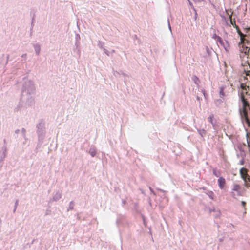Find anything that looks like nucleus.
Listing matches in <instances>:
<instances>
[{"label": "nucleus", "mask_w": 250, "mask_h": 250, "mask_svg": "<svg viewBox=\"0 0 250 250\" xmlns=\"http://www.w3.org/2000/svg\"><path fill=\"white\" fill-rule=\"evenodd\" d=\"M219 38V39H220V42H222V41L221 40V38Z\"/></svg>", "instance_id": "nucleus-16"}, {"label": "nucleus", "mask_w": 250, "mask_h": 250, "mask_svg": "<svg viewBox=\"0 0 250 250\" xmlns=\"http://www.w3.org/2000/svg\"><path fill=\"white\" fill-rule=\"evenodd\" d=\"M89 153L90 154V155L93 157L96 154V151L94 149V148H92V149H90L89 150Z\"/></svg>", "instance_id": "nucleus-9"}, {"label": "nucleus", "mask_w": 250, "mask_h": 250, "mask_svg": "<svg viewBox=\"0 0 250 250\" xmlns=\"http://www.w3.org/2000/svg\"><path fill=\"white\" fill-rule=\"evenodd\" d=\"M227 14L229 16V20H230V24H228L227 23V25L229 26H230L231 25L235 28H236V29L238 31V33L241 35H242V33L240 32V31H239V27L236 24V22H235V19H232V12L231 13V14L230 15L228 12L227 11Z\"/></svg>", "instance_id": "nucleus-3"}, {"label": "nucleus", "mask_w": 250, "mask_h": 250, "mask_svg": "<svg viewBox=\"0 0 250 250\" xmlns=\"http://www.w3.org/2000/svg\"><path fill=\"white\" fill-rule=\"evenodd\" d=\"M248 145H249V146L250 147V143H248Z\"/></svg>", "instance_id": "nucleus-17"}, {"label": "nucleus", "mask_w": 250, "mask_h": 250, "mask_svg": "<svg viewBox=\"0 0 250 250\" xmlns=\"http://www.w3.org/2000/svg\"><path fill=\"white\" fill-rule=\"evenodd\" d=\"M218 183L219 188L221 189H223L225 186L226 180H225V178H224L223 177H220L218 179Z\"/></svg>", "instance_id": "nucleus-4"}, {"label": "nucleus", "mask_w": 250, "mask_h": 250, "mask_svg": "<svg viewBox=\"0 0 250 250\" xmlns=\"http://www.w3.org/2000/svg\"><path fill=\"white\" fill-rule=\"evenodd\" d=\"M243 180L245 182L246 186L247 187H250V176L248 175L246 177V179Z\"/></svg>", "instance_id": "nucleus-7"}, {"label": "nucleus", "mask_w": 250, "mask_h": 250, "mask_svg": "<svg viewBox=\"0 0 250 250\" xmlns=\"http://www.w3.org/2000/svg\"><path fill=\"white\" fill-rule=\"evenodd\" d=\"M240 87L242 89V91L241 93L244 92V94H248V91L249 90V86L246 85V84L244 83H242L241 84Z\"/></svg>", "instance_id": "nucleus-5"}, {"label": "nucleus", "mask_w": 250, "mask_h": 250, "mask_svg": "<svg viewBox=\"0 0 250 250\" xmlns=\"http://www.w3.org/2000/svg\"><path fill=\"white\" fill-rule=\"evenodd\" d=\"M230 194L234 199H237L238 197L243 196L244 192L241 187L239 185L234 184L233 185Z\"/></svg>", "instance_id": "nucleus-2"}, {"label": "nucleus", "mask_w": 250, "mask_h": 250, "mask_svg": "<svg viewBox=\"0 0 250 250\" xmlns=\"http://www.w3.org/2000/svg\"><path fill=\"white\" fill-rule=\"evenodd\" d=\"M241 165H243V161H242L241 162Z\"/></svg>", "instance_id": "nucleus-15"}, {"label": "nucleus", "mask_w": 250, "mask_h": 250, "mask_svg": "<svg viewBox=\"0 0 250 250\" xmlns=\"http://www.w3.org/2000/svg\"><path fill=\"white\" fill-rule=\"evenodd\" d=\"M246 76H249L250 77V71L246 72Z\"/></svg>", "instance_id": "nucleus-13"}, {"label": "nucleus", "mask_w": 250, "mask_h": 250, "mask_svg": "<svg viewBox=\"0 0 250 250\" xmlns=\"http://www.w3.org/2000/svg\"><path fill=\"white\" fill-rule=\"evenodd\" d=\"M220 96L223 97V96H225V94H224V88L223 87H221L220 88Z\"/></svg>", "instance_id": "nucleus-10"}, {"label": "nucleus", "mask_w": 250, "mask_h": 250, "mask_svg": "<svg viewBox=\"0 0 250 250\" xmlns=\"http://www.w3.org/2000/svg\"><path fill=\"white\" fill-rule=\"evenodd\" d=\"M248 170L245 168H242L240 170V173L243 179H246L249 175L248 174Z\"/></svg>", "instance_id": "nucleus-6"}, {"label": "nucleus", "mask_w": 250, "mask_h": 250, "mask_svg": "<svg viewBox=\"0 0 250 250\" xmlns=\"http://www.w3.org/2000/svg\"><path fill=\"white\" fill-rule=\"evenodd\" d=\"M247 33L250 36V27L248 28Z\"/></svg>", "instance_id": "nucleus-14"}, {"label": "nucleus", "mask_w": 250, "mask_h": 250, "mask_svg": "<svg viewBox=\"0 0 250 250\" xmlns=\"http://www.w3.org/2000/svg\"><path fill=\"white\" fill-rule=\"evenodd\" d=\"M248 95H250V94H248Z\"/></svg>", "instance_id": "nucleus-18"}, {"label": "nucleus", "mask_w": 250, "mask_h": 250, "mask_svg": "<svg viewBox=\"0 0 250 250\" xmlns=\"http://www.w3.org/2000/svg\"><path fill=\"white\" fill-rule=\"evenodd\" d=\"M213 193L212 192V191H210L209 192V197L211 198V199H213Z\"/></svg>", "instance_id": "nucleus-12"}, {"label": "nucleus", "mask_w": 250, "mask_h": 250, "mask_svg": "<svg viewBox=\"0 0 250 250\" xmlns=\"http://www.w3.org/2000/svg\"><path fill=\"white\" fill-rule=\"evenodd\" d=\"M240 98L242 102V107L239 109L241 119L243 123H245L250 127V120L248 117V110H250V105L244 96V92L241 93Z\"/></svg>", "instance_id": "nucleus-1"}, {"label": "nucleus", "mask_w": 250, "mask_h": 250, "mask_svg": "<svg viewBox=\"0 0 250 250\" xmlns=\"http://www.w3.org/2000/svg\"><path fill=\"white\" fill-rule=\"evenodd\" d=\"M214 118V116L213 114H211L209 117L208 118V121L211 124H212L213 125H214V124L213 123V119Z\"/></svg>", "instance_id": "nucleus-8"}, {"label": "nucleus", "mask_w": 250, "mask_h": 250, "mask_svg": "<svg viewBox=\"0 0 250 250\" xmlns=\"http://www.w3.org/2000/svg\"><path fill=\"white\" fill-rule=\"evenodd\" d=\"M241 204H242V206H243V207L244 208V209L246 210V203L245 201H242Z\"/></svg>", "instance_id": "nucleus-11"}]
</instances>
